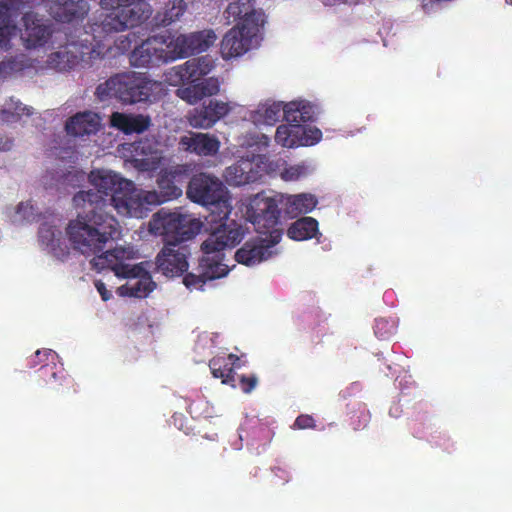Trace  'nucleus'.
Returning <instances> with one entry per match:
<instances>
[{
    "label": "nucleus",
    "mask_w": 512,
    "mask_h": 512,
    "mask_svg": "<svg viewBox=\"0 0 512 512\" xmlns=\"http://www.w3.org/2000/svg\"><path fill=\"white\" fill-rule=\"evenodd\" d=\"M88 179L96 191L81 190L73 196L74 207L82 213L66 227L72 247L83 255L104 250L117 233L118 221L108 211L110 207L122 216L144 218L152 206L166 202L159 191L138 189L133 181L117 173L92 171Z\"/></svg>",
    "instance_id": "obj_1"
},
{
    "label": "nucleus",
    "mask_w": 512,
    "mask_h": 512,
    "mask_svg": "<svg viewBox=\"0 0 512 512\" xmlns=\"http://www.w3.org/2000/svg\"><path fill=\"white\" fill-rule=\"evenodd\" d=\"M38 0H0V47L8 49L11 36L17 32L12 19L23 13L24 32L21 39L27 49L44 46L51 37L49 25L43 23L38 14L31 10Z\"/></svg>",
    "instance_id": "obj_2"
},
{
    "label": "nucleus",
    "mask_w": 512,
    "mask_h": 512,
    "mask_svg": "<svg viewBox=\"0 0 512 512\" xmlns=\"http://www.w3.org/2000/svg\"><path fill=\"white\" fill-rule=\"evenodd\" d=\"M90 261L93 269L100 272L109 269L119 278H137L134 283H126L117 288L121 297L145 298L155 288L151 276L141 264L129 265L124 262L126 251L123 248L107 250Z\"/></svg>",
    "instance_id": "obj_3"
},
{
    "label": "nucleus",
    "mask_w": 512,
    "mask_h": 512,
    "mask_svg": "<svg viewBox=\"0 0 512 512\" xmlns=\"http://www.w3.org/2000/svg\"><path fill=\"white\" fill-rule=\"evenodd\" d=\"M100 6L108 13L100 22L89 24L94 40L133 28L151 14V8L145 0H100Z\"/></svg>",
    "instance_id": "obj_4"
},
{
    "label": "nucleus",
    "mask_w": 512,
    "mask_h": 512,
    "mask_svg": "<svg viewBox=\"0 0 512 512\" xmlns=\"http://www.w3.org/2000/svg\"><path fill=\"white\" fill-rule=\"evenodd\" d=\"M151 87L148 79L140 73L127 72L111 76L100 83L95 90L99 101L115 98L125 104L147 101L150 97Z\"/></svg>",
    "instance_id": "obj_5"
},
{
    "label": "nucleus",
    "mask_w": 512,
    "mask_h": 512,
    "mask_svg": "<svg viewBox=\"0 0 512 512\" xmlns=\"http://www.w3.org/2000/svg\"><path fill=\"white\" fill-rule=\"evenodd\" d=\"M186 194L192 202L212 207L209 222H216L217 213L221 214L222 219H226L231 212L227 190L222 181L212 174H194L188 183Z\"/></svg>",
    "instance_id": "obj_6"
},
{
    "label": "nucleus",
    "mask_w": 512,
    "mask_h": 512,
    "mask_svg": "<svg viewBox=\"0 0 512 512\" xmlns=\"http://www.w3.org/2000/svg\"><path fill=\"white\" fill-rule=\"evenodd\" d=\"M201 229V222L189 214L170 212L164 209L156 212L150 222L151 233L162 236L164 245H186Z\"/></svg>",
    "instance_id": "obj_7"
},
{
    "label": "nucleus",
    "mask_w": 512,
    "mask_h": 512,
    "mask_svg": "<svg viewBox=\"0 0 512 512\" xmlns=\"http://www.w3.org/2000/svg\"><path fill=\"white\" fill-rule=\"evenodd\" d=\"M246 215L259 234L270 235L273 231H282L278 228L280 222L278 201L266 196L264 192L250 198Z\"/></svg>",
    "instance_id": "obj_8"
},
{
    "label": "nucleus",
    "mask_w": 512,
    "mask_h": 512,
    "mask_svg": "<svg viewBox=\"0 0 512 512\" xmlns=\"http://www.w3.org/2000/svg\"><path fill=\"white\" fill-rule=\"evenodd\" d=\"M213 224V222H210ZM219 223L212 229L207 239L201 244L203 253H219L227 248L237 246L245 237L248 229L234 220H229V215L226 219L221 218V214H216V222Z\"/></svg>",
    "instance_id": "obj_9"
},
{
    "label": "nucleus",
    "mask_w": 512,
    "mask_h": 512,
    "mask_svg": "<svg viewBox=\"0 0 512 512\" xmlns=\"http://www.w3.org/2000/svg\"><path fill=\"white\" fill-rule=\"evenodd\" d=\"M168 37L155 35L142 41L129 56L130 64L138 68L159 66L173 61L168 46Z\"/></svg>",
    "instance_id": "obj_10"
},
{
    "label": "nucleus",
    "mask_w": 512,
    "mask_h": 512,
    "mask_svg": "<svg viewBox=\"0 0 512 512\" xmlns=\"http://www.w3.org/2000/svg\"><path fill=\"white\" fill-rule=\"evenodd\" d=\"M213 30H202L189 34H180L168 41V48L173 61L178 58L188 57L195 53L206 51L216 41Z\"/></svg>",
    "instance_id": "obj_11"
},
{
    "label": "nucleus",
    "mask_w": 512,
    "mask_h": 512,
    "mask_svg": "<svg viewBox=\"0 0 512 512\" xmlns=\"http://www.w3.org/2000/svg\"><path fill=\"white\" fill-rule=\"evenodd\" d=\"M282 237V231H273L265 237L258 236L248 240L235 253V260L246 266H253L271 257V248L274 247Z\"/></svg>",
    "instance_id": "obj_12"
},
{
    "label": "nucleus",
    "mask_w": 512,
    "mask_h": 512,
    "mask_svg": "<svg viewBox=\"0 0 512 512\" xmlns=\"http://www.w3.org/2000/svg\"><path fill=\"white\" fill-rule=\"evenodd\" d=\"M190 255L188 245H164L156 256V271L167 277L181 276L188 270L187 261Z\"/></svg>",
    "instance_id": "obj_13"
},
{
    "label": "nucleus",
    "mask_w": 512,
    "mask_h": 512,
    "mask_svg": "<svg viewBox=\"0 0 512 512\" xmlns=\"http://www.w3.org/2000/svg\"><path fill=\"white\" fill-rule=\"evenodd\" d=\"M260 31L255 25L242 29L235 26L231 28L221 41L220 52L224 59H231L246 53L253 45Z\"/></svg>",
    "instance_id": "obj_14"
},
{
    "label": "nucleus",
    "mask_w": 512,
    "mask_h": 512,
    "mask_svg": "<svg viewBox=\"0 0 512 512\" xmlns=\"http://www.w3.org/2000/svg\"><path fill=\"white\" fill-rule=\"evenodd\" d=\"M189 172L190 166L188 164H177L159 172L156 183L162 200L168 202L182 196V185Z\"/></svg>",
    "instance_id": "obj_15"
},
{
    "label": "nucleus",
    "mask_w": 512,
    "mask_h": 512,
    "mask_svg": "<svg viewBox=\"0 0 512 512\" xmlns=\"http://www.w3.org/2000/svg\"><path fill=\"white\" fill-rule=\"evenodd\" d=\"M221 143L218 137L210 133L188 131L178 140V150L200 157L215 156Z\"/></svg>",
    "instance_id": "obj_16"
},
{
    "label": "nucleus",
    "mask_w": 512,
    "mask_h": 512,
    "mask_svg": "<svg viewBox=\"0 0 512 512\" xmlns=\"http://www.w3.org/2000/svg\"><path fill=\"white\" fill-rule=\"evenodd\" d=\"M132 166L140 172H154L162 162V153L154 139L143 138L132 144Z\"/></svg>",
    "instance_id": "obj_17"
},
{
    "label": "nucleus",
    "mask_w": 512,
    "mask_h": 512,
    "mask_svg": "<svg viewBox=\"0 0 512 512\" xmlns=\"http://www.w3.org/2000/svg\"><path fill=\"white\" fill-rule=\"evenodd\" d=\"M230 110L229 103L211 99L208 104L204 103L201 107L194 108L188 116V121L193 128L208 129Z\"/></svg>",
    "instance_id": "obj_18"
},
{
    "label": "nucleus",
    "mask_w": 512,
    "mask_h": 512,
    "mask_svg": "<svg viewBox=\"0 0 512 512\" xmlns=\"http://www.w3.org/2000/svg\"><path fill=\"white\" fill-rule=\"evenodd\" d=\"M224 13L229 21L240 20L236 26L242 27V29L255 25L257 30L260 31L264 25V14L253 9L251 0L231 2Z\"/></svg>",
    "instance_id": "obj_19"
},
{
    "label": "nucleus",
    "mask_w": 512,
    "mask_h": 512,
    "mask_svg": "<svg viewBox=\"0 0 512 512\" xmlns=\"http://www.w3.org/2000/svg\"><path fill=\"white\" fill-rule=\"evenodd\" d=\"M224 177L230 185L242 186L257 182L262 173L259 164L253 159H240L225 169Z\"/></svg>",
    "instance_id": "obj_20"
},
{
    "label": "nucleus",
    "mask_w": 512,
    "mask_h": 512,
    "mask_svg": "<svg viewBox=\"0 0 512 512\" xmlns=\"http://www.w3.org/2000/svg\"><path fill=\"white\" fill-rule=\"evenodd\" d=\"M89 12L86 0H56L50 6L53 18L62 23L81 21Z\"/></svg>",
    "instance_id": "obj_21"
},
{
    "label": "nucleus",
    "mask_w": 512,
    "mask_h": 512,
    "mask_svg": "<svg viewBox=\"0 0 512 512\" xmlns=\"http://www.w3.org/2000/svg\"><path fill=\"white\" fill-rule=\"evenodd\" d=\"M183 86L177 89V96L189 104H195L204 97L218 94L219 82L216 78H207L201 82L185 81Z\"/></svg>",
    "instance_id": "obj_22"
},
{
    "label": "nucleus",
    "mask_w": 512,
    "mask_h": 512,
    "mask_svg": "<svg viewBox=\"0 0 512 512\" xmlns=\"http://www.w3.org/2000/svg\"><path fill=\"white\" fill-rule=\"evenodd\" d=\"M213 68L214 64L208 57H198L175 66L172 71L178 82L184 83L185 81L200 80L201 77L209 74Z\"/></svg>",
    "instance_id": "obj_23"
},
{
    "label": "nucleus",
    "mask_w": 512,
    "mask_h": 512,
    "mask_svg": "<svg viewBox=\"0 0 512 512\" xmlns=\"http://www.w3.org/2000/svg\"><path fill=\"white\" fill-rule=\"evenodd\" d=\"M100 126L101 119L97 113L84 111L70 117L65 124V129L69 135L83 137L96 134Z\"/></svg>",
    "instance_id": "obj_24"
},
{
    "label": "nucleus",
    "mask_w": 512,
    "mask_h": 512,
    "mask_svg": "<svg viewBox=\"0 0 512 512\" xmlns=\"http://www.w3.org/2000/svg\"><path fill=\"white\" fill-rule=\"evenodd\" d=\"M209 368L213 377L220 378L223 384L234 386V369L240 368V358L235 354L215 356L209 361Z\"/></svg>",
    "instance_id": "obj_25"
},
{
    "label": "nucleus",
    "mask_w": 512,
    "mask_h": 512,
    "mask_svg": "<svg viewBox=\"0 0 512 512\" xmlns=\"http://www.w3.org/2000/svg\"><path fill=\"white\" fill-rule=\"evenodd\" d=\"M111 125L125 134L142 133L151 125L149 116L142 114L131 115L120 112L112 113L110 117Z\"/></svg>",
    "instance_id": "obj_26"
},
{
    "label": "nucleus",
    "mask_w": 512,
    "mask_h": 512,
    "mask_svg": "<svg viewBox=\"0 0 512 512\" xmlns=\"http://www.w3.org/2000/svg\"><path fill=\"white\" fill-rule=\"evenodd\" d=\"M281 202L284 205L285 213L291 218L310 213L318 204L316 196L311 193L281 196Z\"/></svg>",
    "instance_id": "obj_27"
},
{
    "label": "nucleus",
    "mask_w": 512,
    "mask_h": 512,
    "mask_svg": "<svg viewBox=\"0 0 512 512\" xmlns=\"http://www.w3.org/2000/svg\"><path fill=\"white\" fill-rule=\"evenodd\" d=\"M198 271L202 272V277L206 280L221 278L228 273V266L223 263V253H203L199 260Z\"/></svg>",
    "instance_id": "obj_28"
},
{
    "label": "nucleus",
    "mask_w": 512,
    "mask_h": 512,
    "mask_svg": "<svg viewBox=\"0 0 512 512\" xmlns=\"http://www.w3.org/2000/svg\"><path fill=\"white\" fill-rule=\"evenodd\" d=\"M317 107L309 102H290L285 104L284 119L288 123L313 122L316 120Z\"/></svg>",
    "instance_id": "obj_29"
},
{
    "label": "nucleus",
    "mask_w": 512,
    "mask_h": 512,
    "mask_svg": "<svg viewBox=\"0 0 512 512\" xmlns=\"http://www.w3.org/2000/svg\"><path fill=\"white\" fill-rule=\"evenodd\" d=\"M319 234L318 221L313 217L304 216L293 223L287 229V236L295 241H305Z\"/></svg>",
    "instance_id": "obj_30"
},
{
    "label": "nucleus",
    "mask_w": 512,
    "mask_h": 512,
    "mask_svg": "<svg viewBox=\"0 0 512 512\" xmlns=\"http://www.w3.org/2000/svg\"><path fill=\"white\" fill-rule=\"evenodd\" d=\"M301 134H304V126L296 123L282 124L276 129L275 141L286 148L298 147L300 144L307 143V141H301Z\"/></svg>",
    "instance_id": "obj_31"
},
{
    "label": "nucleus",
    "mask_w": 512,
    "mask_h": 512,
    "mask_svg": "<svg viewBox=\"0 0 512 512\" xmlns=\"http://www.w3.org/2000/svg\"><path fill=\"white\" fill-rule=\"evenodd\" d=\"M187 4L184 0H172L166 3L163 11L157 12L154 22L157 26H168L178 21L186 12Z\"/></svg>",
    "instance_id": "obj_32"
},
{
    "label": "nucleus",
    "mask_w": 512,
    "mask_h": 512,
    "mask_svg": "<svg viewBox=\"0 0 512 512\" xmlns=\"http://www.w3.org/2000/svg\"><path fill=\"white\" fill-rule=\"evenodd\" d=\"M81 61L78 53L65 47L49 55V65L58 71H69L75 68Z\"/></svg>",
    "instance_id": "obj_33"
},
{
    "label": "nucleus",
    "mask_w": 512,
    "mask_h": 512,
    "mask_svg": "<svg viewBox=\"0 0 512 512\" xmlns=\"http://www.w3.org/2000/svg\"><path fill=\"white\" fill-rule=\"evenodd\" d=\"M57 358V354L51 349H42L37 350L35 354L28 360V366L30 368H34L37 365H40V371L47 372L49 371L53 378L56 377V363L55 359Z\"/></svg>",
    "instance_id": "obj_34"
},
{
    "label": "nucleus",
    "mask_w": 512,
    "mask_h": 512,
    "mask_svg": "<svg viewBox=\"0 0 512 512\" xmlns=\"http://www.w3.org/2000/svg\"><path fill=\"white\" fill-rule=\"evenodd\" d=\"M285 105L281 103L264 104L258 107L254 120L266 125H274L280 117L284 116Z\"/></svg>",
    "instance_id": "obj_35"
},
{
    "label": "nucleus",
    "mask_w": 512,
    "mask_h": 512,
    "mask_svg": "<svg viewBox=\"0 0 512 512\" xmlns=\"http://www.w3.org/2000/svg\"><path fill=\"white\" fill-rule=\"evenodd\" d=\"M308 174V166L304 163L291 165L287 168H285L282 173L281 177L285 181H296L300 179L301 177H304Z\"/></svg>",
    "instance_id": "obj_36"
},
{
    "label": "nucleus",
    "mask_w": 512,
    "mask_h": 512,
    "mask_svg": "<svg viewBox=\"0 0 512 512\" xmlns=\"http://www.w3.org/2000/svg\"><path fill=\"white\" fill-rule=\"evenodd\" d=\"M394 323L385 318L375 320L374 332L380 339H385L394 332Z\"/></svg>",
    "instance_id": "obj_37"
},
{
    "label": "nucleus",
    "mask_w": 512,
    "mask_h": 512,
    "mask_svg": "<svg viewBox=\"0 0 512 512\" xmlns=\"http://www.w3.org/2000/svg\"><path fill=\"white\" fill-rule=\"evenodd\" d=\"M322 138V132L318 128H306L304 127V134H301V141H307L305 144L300 146H309L318 143Z\"/></svg>",
    "instance_id": "obj_38"
},
{
    "label": "nucleus",
    "mask_w": 512,
    "mask_h": 512,
    "mask_svg": "<svg viewBox=\"0 0 512 512\" xmlns=\"http://www.w3.org/2000/svg\"><path fill=\"white\" fill-rule=\"evenodd\" d=\"M207 282L206 278L202 277V272L198 271V274L187 273L183 278L184 285L189 288H200Z\"/></svg>",
    "instance_id": "obj_39"
},
{
    "label": "nucleus",
    "mask_w": 512,
    "mask_h": 512,
    "mask_svg": "<svg viewBox=\"0 0 512 512\" xmlns=\"http://www.w3.org/2000/svg\"><path fill=\"white\" fill-rule=\"evenodd\" d=\"M19 69L20 65L15 59L3 60L0 62V77L6 78Z\"/></svg>",
    "instance_id": "obj_40"
},
{
    "label": "nucleus",
    "mask_w": 512,
    "mask_h": 512,
    "mask_svg": "<svg viewBox=\"0 0 512 512\" xmlns=\"http://www.w3.org/2000/svg\"><path fill=\"white\" fill-rule=\"evenodd\" d=\"M85 178H86L85 172L73 168V170L68 171V173H66L64 175V182L71 184L73 186H78L82 182H84Z\"/></svg>",
    "instance_id": "obj_41"
},
{
    "label": "nucleus",
    "mask_w": 512,
    "mask_h": 512,
    "mask_svg": "<svg viewBox=\"0 0 512 512\" xmlns=\"http://www.w3.org/2000/svg\"><path fill=\"white\" fill-rule=\"evenodd\" d=\"M293 428L296 429H313L315 428V420L311 415L308 414H301L299 415L294 424Z\"/></svg>",
    "instance_id": "obj_42"
},
{
    "label": "nucleus",
    "mask_w": 512,
    "mask_h": 512,
    "mask_svg": "<svg viewBox=\"0 0 512 512\" xmlns=\"http://www.w3.org/2000/svg\"><path fill=\"white\" fill-rule=\"evenodd\" d=\"M258 378L255 375H242L239 380V385L244 393H250L256 387Z\"/></svg>",
    "instance_id": "obj_43"
},
{
    "label": "nucleus",
    "mask_w": 512,
    "mask_h": 512,
    "mask_svg": "<svg viewBox=\"0 0 512 512\" xmlns=\"http://www.w3.org/2000/svg\"><path fill=\"white\" fill-rule=\"evenodd\" d=\"M21 118V112L4 108L0 111V121L3 123H14Z\"/></svg>",
    "instance_id": "obj_44"
},
{
    "label": "nucleus",
    "mask_w": 512,
    "mask_h": 512,
    "mask_svg": "<svg viewBox=\"0 0 512 512\" xmlns=\"http://www.w3.org/2000/svg\"><path fill=\"white\" fill-rule=\"evenodd\" d=\"M115 45L119 51L126 52L131 48L132 39L130 38V35L120 36L115 41Z\"/></svg>",
    "instance_id": "obj_45"
},
{
    "label": "nucleus",
    "mask_w": 512,
    "mask_h": 512,
    "mask_svg": "<svg viewBox=\"0 0 512 512\" xmlns=\"http://www.w3.org/2000/svg\"><path fill=\"white\" fill-rule=\"evenodd\" d=\"M94 285L103 301H108L112 298V293L106 288L104 282H102L101 280H96Z\"/></svg>",
    "instance_id": "obj_46"
},
{
    "label": "nucleus",
    "mask_w": 512,
    "mask_h": 512,
    "mask_svg": "<svg viewBox=\"0 0 512 512\" xmlns=\"http://www.w3.org/2000/svg\"><path fill=\"white\" fill-rule=\"evenodd\" d=\"M32 210L33 207L31 205H29L28 203L21 202L17 206L16 213L19 215L23 213L22 218L25 220H29L30 216L33 215Z\"/></svg>",
    "instance_id": "obj_47"
},
{
    "label": "nucleus",
    "mask_w": 512,
    "mask_h": 512,
    "mask_svg": "<svg viewBox=\"0 0 512 512\" xmlns=\"http://www.w3.org/2000/svg\"><path fill=\"white\" fill-rule=\"evenodd\" d=\"M273 472L275 473V476H277L283 480L282 484H285L290 481L291 477H290L288 471H286L282 468H276L273 470Z\"/></svg>",
    "instance_id": "obj_48"
},
{
    "label": "nucleus",
    "mask_w": 512,
    "mask_h": 512,
    "mask_svg": "<svg viewBox=\"0 0 512 512\" xmlns=\"http://www.w3.org/2000/svg\"><path fill=\"white\" fill-rule=\"evenodd\" d=\"M13 141L7 137L0 135V150L8 151L12 148Z\"/></svg>",
    "instance_id": "obj_49"
},
{
    "label": "nucleus",
    "mask_w": 512,
    "mask_h": 512,
    "mask_svg": "<svg viewBox=\"0 0 512 512\" xmlns=\"http://www.w3.org/2000/svg\"><path fill=\"white\" fill-rule=\"evenodd\" d=\"M13 110L21 112V116L22 115H31L32 114L30 108H28L27 106L22 105V103H20V102L15 103V105L13 107Z\"/></svg>",
    "instance_id": "obj_50"
},
{
    "label": "nucleus",
    "mask_w": 512,
    "mask_h": 512,
    "mask_svg": "<svg viewBox=\"0 0 512 512\" xmlns=\"http://www.w3.org/2000/svg\"><path fill=\"white\" fill-rule=\"evenodd\" d=\"M512 4V0H508Z\"/></svg>",
    "instance_id": "obj_51"
}]
</instances>
